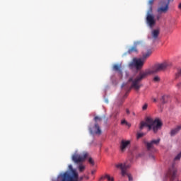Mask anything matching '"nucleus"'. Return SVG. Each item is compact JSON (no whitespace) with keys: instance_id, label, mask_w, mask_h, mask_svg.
<instances>
[{"instance_id":"f257e3e1","label":"nucleus","mask_w":181,"mask_h":181,"mask_svg":"<svg viewBox=\"0 0 181 181\" xmlns=\"http://www.w3.org/2000/svg\"><path fill=\"white\" fill-rule=\"evenodd\" d=\"M172 66V63L170 62H163L161 64H156L152 70H148L145 72H140L139 75L134 78V76H130L129 78V83L132 81L131 88H135L136 90H139L142 85L139 83L141 82L144 78H145L149 74H154V73H159V71H163L166 70V69H169V67Z\"/></svg>"},{"instance_id":"f03ea898","label":"nucleus","mask_w":181,"mask_h":181,"mask_svg":"<svg viewBox=\"0 0 181 181\" xmlns=\"http://www.w3.org/2000/svg\"><path fill=\"white\" fill-rule=\"evenodd\" d=\"M153 50H155L153 47L145 48L142 52V58H134L132 62L129 64L130 69L134 68L137 71L141 70L142 67H144L145 60L152 54V52H153Z\"/></svg>"},{"instance_id":"7ed1b4c3","label":"nucleus","mask_w":181,"mask_h":181,"mask_svg":"<svg viewBox=\"0 0 181 181\" xmlns=\"http://www.w3.org/2000/svg\"><path fill=\"white\" fill-rule=\"evenodd\" d=\"M70 171L66 170L57 175V178H53L52 181H76L77 180V171L73 168L72 165H69Z\"/></svg>"},{"instance_id":"20e7f679","label":"nucleus","mask_w":181,"mask_h":181,"mask_svg":"<svg viewBox=\"0 0 181 181\" xmlns=\"http://www.w3.org/2000/svg\"><path fill=\"white\" fill-rule=\"evenodd\" d=\"M155 0H149L148 5L150 7L148 11H147L146 16V23L147 26L150 28V29H153L155 28V25H156V20H155V16L152 13V5H153V2Z\"/></svg>"},{"instance_id":"39448f33","label":"nucleus","mask_w":181,"mask_h":181,"mask_svg":"<svg viewBox=\"0 0 181 181\" xmlns=\"http://www.w3.org/2000/svg\"><path fill=\"white\" fill-rule=\"evenodd\" d=\"M93 121H95V124L93 127V123H90L89 125V132L93 135L95 134L96 135H101V127H100V124H101V121H103V118L95 116L93 118Z\"/></svg>"},{"instance_id":"423d86ee","label":"nucleus","mask_w":181,"mask_h":181,"mask_svg":"<svg viewBox=\"0 0 181 181\" xmlns=\"http://www.w3.org/2000/svg\"><path fill=\"white\" fill-rule=\"evenodd\" d=\"M88 156V153L86 151H84L83 153V156L78 153L77 151L74 152V153L71 156V160L75 163L76 165H78V163H83L87 159V157Z\"/></svg>"},{"instance_id":"0eeeda50","label":"nucleus","mask_w":181,"mask_h":181,"mask_svg":"<svg viewBox=\"0 0 181 181\" xmlns=\"http://www.w3.org/2000/svg\"><path fill=\"white\" fill-rule=\"evenodd\" d=\"M146 124H156V126L153 127V132L154 134H156L159 129H162V126L163 123L158 118H156L154 120L151 117H147L146 119Z\"/></svg>"},{"instance_id":"6e6552de","label":"nucleus","mask_w":181,"mask_h":181,"mask_svg":"<svg viewBox=\"0 0 181 181\" xmlns=\"http://www.w3.org/2000/svg\"><path fill=\"white\" fill-rule=\"evenodd\" d=\"M167 2H161L160 7L157 8V12L158 13H168L169 11V5L171 2H173L174 0H167Z\"/></svg>"},{"instance_id":"1a4fd4ad","label":"nucleus","mask_w":181,"mask_h":181,"mask_svg":"<svg viewBox=\"0 0 181 181\" xmlns=\"http://www.w3.org/2000/svg\"><path fill=\"white\" fill-rule=\"evenodd\" d=\"M144 145H146L147 151H151V149H154L153 145L158 146V145L160 144V138H158L157 139H153L150 141H144Z\"/></svg>"},{"instance_id":"9d476101","label":"nucleus","mask_w":181,"mask_h":181,"mask_svg":"<svg viewBox=\"0 0 181 181\" xmlns=\"http://www.w3.org/2000/svg\"><path fill=\"white\" fill-rule=\"evenodd\" d=\"M131 146V140H122L120 142V151L121 152H125L127 148Z\"/></svg>"},{"instance_id":"9b49d317","label":"nucleus","mask_w":181,"mask_h":181,"mask_svg":"<svg viewBox=\"0 0 181 181\" xmlns=\"http://www.w3.org/2000/svg\"><path fill=\"white\" fill-rule=\"evenodd\" d=\"M169 175L171 180H175L177 175V169L175 168V163L172 164V170H169Z\"/></svg>"},{"instance_id":"f8f14e48","label":"nucleus","mask_w":181,"mask_h":181,"mask_svg":"<svg viewBox=\"0 0 181 181\" xmlns=\"http://www.w3.org/2000/svg\"><path fill=\"white\" fill-rule=\"evenodd\" d=\"M113 70H115V71H117L119 77H122L124 72H122V65L120 64H115L113 66Z\"/></svg>"},{"instance_id":"ddd939ff","label":"nucleus","mask_w":181,"mask_h":181,"mask_svg":"<svg viewBox=\"0 0 181 181\" xmlns=\"http://www.w3.org/2000/svg\"><path fill=\"white\" fill-rule=\"evenodd\" d=\"M181 131V125L177 126L175 128L171 129L170 134V136H175V135H177L179 134V132Z\"/></svg>"},{"instance_id":"4468645a","label":"nucleus","mask_w":181,"mask_h":181,"mask_svg":"<svg viewBox=\"0 0 181 181\" xmlns=\"http://www.w3.org/2000/svg\"><path fill=\"white\" fill-rule=\"evenodd\" d=\"M127 83L129 84H130V86L129 88V90L124 95L123 98H122V100H125V98H127V97H128V93H129V91H131V90H132V88H134V90H136L138 91V90L139 89H136L135 88H131V86H132V81L129 82V79H128Z\"/></svg>"},{"instance_id":"2eb2a0df","label":"nucleus","mask_w":181,"mask_h":181,"mask_svg":"<svg viewBox=\"0 0 181 181\" xmlns=\"http://www.w3.org/2000/svg\"><path fill=\"white\" fill-rule=\"evenodd\" d=\"M169 95H163L160 99L162 104H166L167 103H169Z\"/></svg>"},{"instance_id":"dca6fc26","label":"nucleus","mask_w":181,"mask_h":181,"mask_svg":"<svg viewBox=\"0 0 181 181\" xmlns=\"http://www.w3.org/2000/svg\"><path fill=\"white\" fill-rule=\"evenodd\" d=\"M115 168L117 169H120L121 170H122L123 169H125V168H127V164L126 163L116 164Z\"/></svg>"},{"instance_id":"f3484780","label":"nucleus","mask_w":181,"mask_h":181,"mask_svg":"<svg viewBox=\"0 0 181 181\" xmlns=\"http://www.w3.org/2000/svg\"><path fill=\"white\" fill-rule=\"evenodd\" d=\"M151 35L153 39H158V37L159 36V30H153L151 33Z\"/></svg>"},{"instance_id":"a211bd4d","label":"nucleus","mask_w":181,"mask_h":181,"mask_svg":"<svg viewBox=\"0 0 181 181\" xmlns=\"http://www.w3.org/2000/svg\"><path fill=\"white\" fill-rule=\"evenodd\" d=\"M122 104H124V100L123 99H117L115 102V105H116V107H121V105H122Z\"/></svg>"},{"instance_id":"6ab92c4d","label":"nucleus","mask_w":181,"mask_h":181,"mask_svg":"<svg viewBox=\"0 0 181 181\" xmlns=\"http://www.w3.org/2000/svg\"><path fill=\"white\" fill-rule=\"evenodd\" d=\"M78 169L79 172H84V170H86V165H83V163H78Z\"/></svg>"},{"instance_id":"aec40b11","label":"nucleus","mask_w":181,"mask_h":181,"mask_svg":"<svg viewBox=\"0 0 181 181\" xmlns=\"http://www.w3.org/2000/svg\"><path fill=\"white\" fill-rule=\"evenodd\" d=\"M128 53L131 54L132 53H138V49H136V47H132L131 49L128 50Z\"/></svg>"},{"instance_id":"412c9836","label":"nucleus","mask_w":181,"mask_h":181,"mask_svg":"<svg viewBox=\"0 0 181 181\" xmlns=\"http://www.w3.org/2000/svg\"><path fill=\"white\" fill-rule=\"evenodd\" d=\"M119 112H120L119 108L116 109L112 115L114 118H117V117L119 115Z\"/></svg>"},{"instance_id":"4be33fe9","label":"nucleus","mask_w":181,"mask_h":181,"mask_svg":"<svg viewBox=\"0 0 181 181\" xmlns=\"http://www.w3.org/2000/svg\"><path fill=\"white\" fill-rule=\"evenodd\" d=\"M147 125H148V123H146L145 122H141L139 129H141V130L144 129V127H147Z\"/></svg>"},{"instance_id":"5701e85b","label":"nucleus","mask_w":181,"mask_h":181,"mask_svg":"<svg viewBox=\"0 0 181 181\" xmlns=\"http://www.w3.org/2000/svg\"><path fill=\"white\" fill-rule=\"evenodd\" d=\"M181 158V151L174 158L173 162H176V160H180Z\"/></svg>"},{"instance_id":"b1692460","label":"nucleus","mask_w":181,"mask_h":181,"mask_svg":"<svg viewBox=\"0 0 181 181\" xmlns=\"http://www.w3.org/2000/svg\"><path fill=\"white\" fill-rule=\"evenodd\" d=\"M105 178L108 180V181H115L114 177H111L110 175L108 174H105Z\"/></svg>"},{"instance_id":"393cba45","label":"nucleus","mask_w":181,"mask_h":181,"mask_svg":"<svg viewBox=\"0 0 181 181\" xmlns=\"http://www.w3.org/2000/svg\"><path fill=\"white\" fill-rule=\"evenodd\" d=\"M181 77V69H177V71L175 74V78H180Z\"/></svg>"},{"instance_id":"a878e982","label":"nucleus","mask_w":181,"mask_h":181,"mask_svg":"<svg viewBox=\"0 0 181 181\" xmlns=\"http://www.w3.org/2000/svg\"><path fill=\"white\" fill-rule=\"evenodd\" d=\"M142 45H144L142 41H136L134 43V46H142Z\"/></svg>"},{"instance_id":"bb28decb","label":"nucleus","mask_w":181,"mask_h":181,"mask_svg":"<svg viewBox=\"0 0 181 181\" xmlns=\"http://www.w3.org/2000/svg\"><path fill=\"white\" fill-rule=\"evenodd\" d=\"M88 163H89L90 165H91L92 166H94V165H95V162H94V160L93 159V158H89V159H88Z\"/></svg>"},{"instance_id":"cd10ccee","label":"nucleus","mask_w":181,"mask_h":181,"mask_svg":"<svg viewBox=\"0 0 181 181\" xmlns=\"http://www.w3.org/2000/svg\"><path fill=\"white\" fill-rule=\"evenodd\" d=\"M153 81H155L156 83H158V82L160 81V78H159V76H156L153 78Z\"/></svg>"},{"instance_id":"c85d7f7f","label":"nucleus","mask_w":181,"mask_h":181,"mask_svg":"<svg viewBox=\"0 0 181 181\" xmlns=\"http://www.w3.org/2000/svg\"><path fill=\"white\" fill-rule=\"evenodd\" d=\"M121 174L122 176H125V175H127L128 173H127V170H125V168H123V170H121Z\"/></svg>"},{"instance_id":"c756f323","label":"nucleus","mask_w":181,"mask_h":181,"mask_svg":"<svg viewBox=\"0 0 181 181\" xmlns=\"http://www.w3.org/2000/svg\"><path fill=\"white\" fill-rule=\"evenodd\" d=\"M77 175H77L76 181H81L83 180V179H84V175L78 177V173H77Z\"/></svg>"},{"instance_id":"7c9ffc66","label":"nucleus","mask_w":181,"mask_h":181,"mask_svg":"<svg viewBox=\"0 0 181 181\" xmlns=\"http://www.w3.org/2000/svg\"><path fill=\"white\" fill-rule=\"evenodd\" d=\"M153 127H156V124H147V127L148 129H153Z\"/></svg>"},{"instance_id":"2f4dec72","label":"nucleus","mask_w":181,"mask_h":181,"mask_svg":"<svg viewBox=\"0 0 181 181\" xmlns=\"http://www.w3.org/2000/svg\"><path fill=\"white\" fill-rule=\"evenodd\" d=\"M148 109V103H145L142 107V110L146 111Z\"/></svg>"},{"instance_id":"473e14b6","label":"nucleus","mask_w":181,"mask_h":181,"mask_svg":"<svg viewBox=\"0 0 181 181\" xmlns=\"http://www.w3.org/2000/svg\"><path fill=\"white\" fill-rule=\"evenodd\" d=\"M142 136H144V133H138L137 134V139H139L140 138H142Z\"/></svg>"},{"instance_id":"72a5a7b5","label":"nucleus","mask_w":181,"mask_h":181,"mask_svg":"<svg viewBox=\"0 0 181 181\" xmlns=\"http://www.w3.org/2000/svg\"><path fill=\"white\" fill-rule=\"evenodd\" d=\"M127 176L128 178H129V181H132V180H134V179L132 178V175L130 173L127 174Z\"/></svg>"},{"instance_id":"f704fd0d","label":"nucleus","mask_w":181,"mask_h":181,"mask_svg":"<svg viewBox=\"0 0 181 181\" xmlns=\"http://www.w3.org/2000/svg\"><path fill=\"white\" fill-rule=\"evenodd\" d=\"M161 16L160 14L157 15L156 16V19L155 18V21H156H156H160Z\"/></svg>"},{"instance_id":"c9c22d12","label":"nucleus","mask_w":181,"mask_h":181,"mask_svg":"<svg viewBox=\"0 0 181 181\" xmlns=\"http://www.w3.org/2000/svg\"><path fill=\"white\" fill-rule=\"evenodd\" d=\"M127 120L123 119V120L121 121V124H122V125H126V124H127Z\"/></svg>"},{"instance_id":"e433bc0d","label":"nucleus","mask_w":181,"mask_h":181,"mask_svg":"<svg viewBox=\"0 0 181 181\" xmlns=\"http://www.w3.org/2000/svg\"><path fill=\"white\" fill-rule=\"evenodd\" d=\"M149 158L155 160V156H153V154H149Z\"/></svg>"},{"instance_id":"4c0bfd02","label":"nucleus","mask_w":181,"mask_h":181,"mask_svg":"<svg viewBox=\"0 0 181 181\" xmlns=\"http://www.w3.org/2000/svg\"><path fill=\"white\" fill-rule=\"evenodd\" d=\"M104 179H107V178L105 177V175H103V176H102V177H100V178L99 179V181L104 180Z\"/></svg>"},{"instance_id":"58836bf2","label":"nucleus","mask_w":181,"mask_h":181,"mask_svg":"<svg viewBox=\"0 0 181 181\" xmlns=\"http://www.w3.org/2000/svg\"><path fill=\"white\" fill-rule=\"evenodd\" d=\"M83 179H86V180H88V179H90V177H88V175H83Z\"/></svg>"},{"instance_id":"ea45409f","label":"nucleus","mask_w":181,"mask_h":181,"mask_svg":"<svg viewBox=\"0 0 181 181\" xmlns=\"http://www.w3.org/2000/svg\"><path fill=\"white\" fill-rule=\"evenodd\" d=\"M126 125H127L129 128H131V123L127 122Z\"/></svg>"},{"instance_id":"a19ab883","label":"nucleus","mask_w":181,"mask_h":181,"mask_svg":"<svg viewBox=\"0 0 181 181\" xmlns=\"http://www.w3.org/2000/svg\"><path fill=\"white\" fill-rule=\"evenodd\" d=\"M126 112H127V114H128V115H129V114H131V112H129V109H126Z\"/></svg>"},{"instance_id":"79ce46f5","label":"nucleus","mask_w":181,"mask_h":181,"mask_svg":"<svg viewBox=\"0 0 181 181\" xmlns=\"http://www.w3.org/2000/svg\"><path fill=\"white\" fill-rule=\"evenodd\" d=\"M178 9H179L180 11H181V3H180V4H178Z\"/></svg>"},{"instance_id":"37998d69","label":"nucleus","mask_w":181,"mask_h":181,"mask_svg":"<svg viewBox=\"0 0 181 181\" xmlns=\"http://www.w3.org/2000/svg\"><path fill=\"white\" fill-rule=\"evenodd\" d=\"M128 168H129V165H127V164H126V168H124V170H127V169H128Z\"/></svg>"},{"instance_id":"c03bdc74","label":"nucleus","mask_w":181,"mask_h":181,"mask_svg":"<svg viewBox=\"0 0 181 181\" xmlns=\"http://www.w3.org/2000/svg\"><path fill=\"white\" fill-rule=\"evenodd\" d=\"M94 173H95V170L91 171V175H94Z\"/></svg>"},{"instance_id":"a18cd8bd","label":"nucleus","mask_w":181,"mask_h":181,"mask_svg":"<svg viewBox=\"0 0 181 181\" xmlns=\"http://www.w3.org/2000/svg\"><path fill=\"white\" fill-rule=\"evenodd\" d=\"M124 87H125V84H124V83H122V88H124Z\"/></svg>"},{"instance_id":"49530a36","label":"nucleus","mask_w":181,"mask_h":181,"mask_svg":"<svg viewBox=\"0 0 181 181\" xmlns=\"http://www.w3.org/2000/svg\"><path fill=\"white\" fill-rule=\"evenodd\" d=\"M153 101H154V103H156V99L154 98V99H153Z\"/></svg>"}]
</instances>
